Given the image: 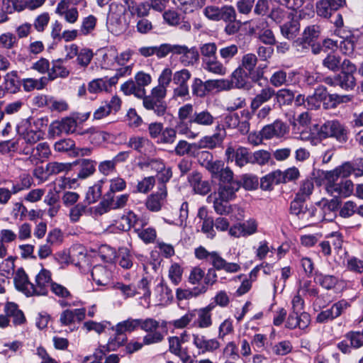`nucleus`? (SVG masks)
<instances>
[{"mask_svg": "<svg viewBox=\"0 0 363 363\" xmlns=\"http://www.w3.org/2000/svg\"><path fill=\"white\" fill-rule=\"evenodd\" d=\"M202 62L217 57V45L215 43H206L200 46Z\"/></svg>", "mask_w": 363, "mask_h": 363, "instance_id": "nucleus-56", "label": "nucleus"}, {"mask_svg": "<svg viewBox=\"0 0 363 363\" xmlns=\"http://www.w3.org/2000/svg\"><path fill=\"white\" fill-rule=\"evenodd\" d=\"M297 72L291 70L288 73L282 69L274 72L269 79L270 84L279 87L284 85L289 86L294 82V78L297 74Z\"/></svg>", "mask_w": 363, "mask_h": 363, "instance_id": "nucleus-21", "label": "nucleus"}, {"mask_svg": "<svg viewBox=\"0 0 363 363\" xmlns=\"http://www.w3.org/2000/svg\"><path fill=\"white\" fill-rule=\"evenodd\" d=\"M179 3L181 10L185 13H191L201 9L206 0H174Z\"/></svg>", "mask_w": 363, "mask_h": 363, "instance_id": "nucleus-41", "label": "nucleus"}, {"mask_svg": "<svg viewBox=\"0 0 363 363\" xmlns=\"http://www.w3.org/2000/svg\"><path fill=\"white\" fill-rule=\"evenodd\" d=\"M191 77L190 72L186 69L174 72L173 74V82L177 85V87L173 91V99H189V89L187 82Z\"/></svg>", "mask_w": 363, "mask_h": 363, "instance_id": "nucleus-5", "label": "nucleus"}, {"mask_svg": "<svg viewBox=\"0 0 363 363\" xmlns=\"http://www.w3.org/2000/svg\"><path fill=\"white\" fill-rule=\"evenodd\" d=\"M194 106L191 104H186L181 106L178 110V119L176 129L179 135L185 136L188 139H195L200 133L193 125Z\"/></svg>", "mask_w": 363, "mask_h": 363, "instance_id": "nucleus-2", "label": "nucleus"}, {"mask_svg": "<svg viewBox=\"0 0 363 363\" xmlns=\"http://www.w3.org/2000/svg\"><path fill=\"white\" fill-rule=\"evenodd\" d=\"M209 262L216 270L223 269L228 273H235L240 271V266L235 262H228L217 252H212Z\"/></svg>", "mask_w": 363, "mask_h": 363, "instance_id": "nucleus-16", "label": "nucleus"}, {"mask_svg": "<svg viewBox=\"0 0 363 363\" xmlns=\"http://www.w3.org/2000/svg\"><path fill=\"white\" fill-rule=\"evenodd\" d=\"M48 82V79L45 77H43L38 79L33 78H26L22 80V85L25 91L29 92L34 89L41 90L45 88Z\"/></svg>", "mask_w": 363, "mask_h": 363, "instance_id": "nucleus-37", "label": "nucleus"}, {"mask_svg": "<svg viewBox=\"0 0 363 363\" xmlns=\"http://www.w3.org/2000/svg\"><path fill=\"white\" fill-rule=\"evenodd\" d=\"M135 231L138 236L146 244L153 242L157 237V233L153 228H135Z\"/></svg>", "mask_w": 363, "mask_h": 363, "instance_id": "nucleus-52", "label": "nucleus"}, {"mask_svg": "<svg viewBox=\"0 0 363 363\" xmlns=\"http://www.w3.org/2000/svg\"><path fill=\"white\" fill-rule=\"evenodd\" d=\"M169 342V351L178 357L182 362L188 360L189 358V350L187 347L183 348L182 344L185 340H181L179 337L172 336L168 338Z\"/></svg>", "mask_w": 363, "mask_h": 363, "instance_id": "nucleus-25", "label": "nucleus"}, {"mask_svg": "<svg viewBox=\"0 0 363 363\" xmlns=\"http://www.w3.org/2000/svg\"><path fill=\"white\" fill-rule=\"evenodd\" d=\"M310 323L311 317L308 313L303 312L300 313L292 311L286 321L285 326L290 330L296 328L304 330L309 325Z\"/></svg>", "mask_w": 363, "mask_h": 363, "instance_id": "nucleus-14", "label": "nucleus"}, {"mask_svg": "<svg viewBox=\"0 0 363 363\" xmlns=\"http://www.w3.org/2000/svg\"><path fill=\"white\" fill-rule=\"evenodd\" d=\"M72 164L69 162H48L45 166V174L48 176L55 175L71 170Z\"/></svg>", "mask_w": 363, "mask_h": 363, "instance_id": "nucleus-38", "label": "nucleus"}, {"mask_svg": "<svg viewBox=\"0 0 363 363\" xmlns=\"http://www.w3.org/2000/svg\"><path fill=\"white\" fill-rule=\"evenodd\" d=\"M337 79L338 86L344 90H352L356 85V80L352 74L340 72L337 74Z\"/></svg>", "mask_w": 363, "mask_h": 363, "instance_id": "nucleus-45", "label": "nucleus"}, {"mask_svg": "<svg viewBox=\"0 0 363 363\" xmlns=\"http://www.w3.org/2000/svg\"><path fill=\"white\" fill-rule=\"evenodd\" d=\"M238 53V46L230 44L222 46L219 48L220 58L225 62H229Z\"/></svg>", "mask_w": 363, "mask_h": 363, "instance_id": "nucleus-50", "label": "nucleus"}, {"mask_svg": "<svg viewBox=\"0 0 363 363\" xmlns=\"http://www.w3.org/2000/svg\"><path fill=\"white\" fill-rule=\"evenodd\" d=\"M216 132L211 135H206L201 138L196 143L197 150L200 149H214L220 145L225 136V132L221 128L220 125L216 126Z\"/></svg>", "mask_w": 363, "mask_h": 363, "instance_id": "nucleus-12", "label": "nucleus"}, {"mask_svg": "<svg viewBox=\"0 0 363 363\" xmlns=\"http://www.w3.org/2000/svg\"><path fill=\"white\" fill-rule=\"evenodd\" d=\"M97 18L93 15L84 18L82 21L79 32L84 35L90 34L94 30Z\"/></svg>", "mask_w": 363, "mask_h": 363, "instance_id": "nucleus-60", "label": "nucleus"}, {"mask_svg": "<svg viewBox=\"0 0 363 363\" xmlns=\"http://www.w3.org/2000/svg\"><path fill=\"white\" fill-rule=\"evenodd\" d=\"M143 99V107L149 111H152L158 117H162L165 115L167 110V105L165 101H160L147 96L146 94Z\"/></svg>", "mask_w": 363, "mask_h": 363, "instance_id": "nucleus-18", "label": "nucleus"}, {"mask_svg": "<svg viewBox=\"0 0 363 363\" xmlns=\"http://www.w3.org/2000/svg\"><path fill=\"white\" fill-rule=\"evenodd\" d=\"M196 151H197L196 143H189L184 140H179L174 147V152L178 156L196 155Z\"/></svg>", "mask_w": 363, "mask_h": 363, "instance_id": "nucleus-39", "label": "nucleus"}, {"mask_svg": "<svg viewBox=\"0 0 363 363\" xmlns=\"http://www.w3.org/2000/svg\"><path fill=\"white\" fill-rule=\"evenodd\" d=\"M25 0H2V8L9 14L14 12H21L23 11L25 7Z\"/></svg>", "mask_w": 363, "mask_h": 363, "instance_id": "nucleus-48", "label": "nucleus"}, {"mask_svg": "<svg viewBox=\"0 0 363 363\" xmlns=\"http://www.w3.org/2000/svg\"><path fill=\"white\" fill-rule=\"evenodd\" d=\"M356 167L350 162H345L335 169L328 172L325 174L327 181H337L339 177L346 178L353 172H355Z\"/></svg>", "mask_w": 363, "mask_h": 363, "instance_id": "nucleus-26", "label": "nucleus"}, {"mask_svg": "<svg viewBox=\"0 0 363 363\" xmlns=\"http://www.w3.org/2000/svg\"><path fill=\"white\" fill-rule=\"evenodd\" d=\"M101 182L90 186L86 192L85 201L88 204L96 202L101 196Z\"/></svg>", "mask_w": 363, "mask_h": 363, "instance_id": "nucleus-54", "label": "nucleus"}, {"mask_svg": "<svg viewBox=\"0 0 363 363\" xmlns=\"http://www.w3.org/2000/svg\"><path fill=\"white\" fill-rule=\"evenodd\" d=\"M139 328L140 318H128L125 320L118 323L114 328H113V330L118 331L119 333L125 334L127 332H133Z\"/></svg>", "mask_w": 363, "mask_h": 363, "instance_id": "nucleus-40", "label": "nucleus"}, {"mask_svg": "<svg viewBox=\"0 0 363 363\" xmlns=\"http://www.w3.org/2000/svg\"><path fill=\"white\" fill-rule=\"evenodd\" d=\"M345 6L346 0H319L315 3V11L318 16L329 18Z\"/></svg>", "mask_w": 363, "mask_h": 363, "instance_id": "nucleus-7", "label": "nucleus"}, {"mask_svg": "<svg viewBox=\"0 0 363 363\" xmlns=\"http://www.w3.org/2000/svg\"><path fill=\"white\" fill-rule=\"evenodd\" d=\"M281 33L287 39L294 38L299 32L300 24L297 20L292 19L281 26Z\"/></svg>", "mask_w": 363, "mask_h": 363, "instance_id": "nucleus-42", "label": "nucleus"}, {"mask_svg": "<svg viewBox=\"0 0 363 363\" xmlns=\"http://www.w3.org/2000/svg\"><path fill=\"white\" fill-rule=\"evenodd\" d=\"M143 225H145V223L140 220L133 212H129L127 215L122 216L116 222L117 228L122 231H127L131 228H135L137 225L143 226Z\"/></svg>", "mask_w": 363, "mask_h": 363, "instance_id": "nucleus-28", "label": "nucleus"}, {"mask_svg": "<svg viewBox=\"0 0 363 363\" xmlns=\"http://www.w3.org/2000/svg\"><path fill=\"white\" fill-rule=\"evenodd\" d=\"M121 90L127 96L133 94L139 99L144 96V92L136 86L133 80H128L121 84Z\"/></svg>", "mask_w": 363, "mask_h": 363, "instance_id": "nucleus-57", "label": "nucleus"}, {"mask_svg": "<svg viewBox=\"0 0 363 363\" xmlns=\"http://www.w3.org/2000/svg\"><path fill=\"white\" fill-rule=\"evenodd\" d=\"M20 84L17 71L9 72L4 77V87L8 92L16 93L19 90Z\"/></svg>", "mask_w": 363, "mask_h": 363, "instance_id": "nucleus-33", "label": "nucleus"}, {"mask_svg": "<svg viewBox=\"0 0 363 363\" xmlns=\"http://www.w3.org/2000/svg\"><path fill=\"white\" fill-rule=\"evenodd\" d=\"M249 73L247 70L241 68L240 67H237L231 74V87L233 84L236 88L242 89L247 87V82L249 78Z\"/></svg>", "mask_w": 363, "mask_h": 363, "instance_id": "nucleus-30", "label": "nucleus"}, {"mask_svg": "<svg viewBox=\"0 0 363 363\" xmlns=\"http://www.w3.org/2000/svg\"><path fill=\"white\" fill-rule=\"evenodd\" d=\"M80 169L77 174L79 179H86L95 172L96 162L94 160L83 159L79 162Z\"/></svg>", "mask_w": 363, "mask_h": 363, "instance_id": "nucleus-46", "label": "nucleus"}, {"mask_svg": "<svg viewBox=\"0 0 363 363\" xmlns=\"http://www.w3.org/2000/svg\"><path fill=\"white\" fill-rule=\"evenodd\" d=\"M13 282L16 289L27 296H31L33 292V283L28 280V275L23 268H18L13 274Z\"/></svg>", "mask_w": 363, "mask_h": 363, "instance_id": "nucleus-13", "label": "nucleus"}, {"mask_svg": "<svg viewBox=\"0 0 363 363\" xmlns=\"http://www.w3.org/2000/svg\"><path fill=\"white\" fill-rule=\"evenodd\" d=\"M51 273L49 270L42 269L35 277V283L33 284L32 296H45L52 284Z\"/></svg>", "mask_w": 363, "mask_h": 363, "instance_id": "nucleus-11", "label": "nucleus"}, {"mask_svg": "<svg viewBox=\"0 0 363 363\" xmlns=\"http://www.w3.org/2000/svg\"><path fill=\"white\" fill-rule=\"evenodd\" d=\"M203 69L211 73L216 75L224 76L227 74V67L218 60V57L208 59L202 62Z\"/></svg>", "mask_w": 363, "mask_h": 363, "instance_id": "nucleus-29", "label": "nucleus"}, {"mask_svg": "<svg viewBox=\"0 0 363 363\" xmlns=\"http://www.w3.org/2000/svg\"><path fill=\"white\" fill-rule=\"evenodd\" d=\"M108 89L107 79L99 78L93 79L88 84L87 90L91 94H98Z\"/></svg>", "mask_w": 363, "mask_h": 363, "instance_id": "nucleus-63", "label": "nucleus"}, {"mask_svg": "<svg viewBox=\"0 0 363 363\" xmlns=\"http://www.w3.org/2000/svg\"><path fill=\"white\" fill-rule=\"evenodd\" d=\"M328 92L325 87L320 86L315 89L313 95L307 98V103L309 108L317 109L320 108L321 103L326 99Z\"/></svg>", "mask_w": 363, "mask_h": 363, "instance_id": "nucleus-34", "label": "nucleus"}, {"mask_svg": "<svg viewBox=\"0 0 363 363\" xmlns=\"http://www.w3.org/2000/svg\"><path fill=\"white\" fill-rule=\"evenodd\" d=\"M289 131L288 126L281 121H275L273 123L264 126L262 134L264 139L283 137Z\"/></svg>", "mask_w": 363, "mask_h": 363, "instance_id": "nucleus-15", "label": "nucleus"}, {"mask_svg": "<svg viewBox=\"0 0 363 363\" xmlns=\"http://www.w3.org/2000/svg\"><path fill=\"white\" fill-rule=\"evenodd\" d=\"M184 269L177 262L172 263L168 269V278L174 286L179 285L182 280Z\"/></svg>", "mask_w": 363, "mask_h": 363, "instance_id": "nucleus-47", "label": "nucleus"}, {"mask_svg": "<svg viewBox=\"0 0 363 363\" xmlns=\"http://www.w3.org/2000/svg\"><path fill=\"white\" fill-rule=\"evenodd\" d=\"M125 6L113 4L108 17L109 28L116 35L123 33L130 24V16L136 15L145 18L150 13L148 2L135 3L133 0H124Z\"/></svg>", "mask_w": 363, "mask_h": 363, "instance_id": "nucleus-1", "label": "nucleus"}, {"mask_svg": "<svg viewBox=\"0 0 363 363\" xmlns=\"http://www.w3.org/2000/svg\"><path fill=\"white\" fill-rule=\"evenodd\" d=\"M315 281L325 289H332L337 283V278L333 275L315 272Z\"/></svg>", "mask_w": 363, "mask_h": 363, "instance_id": "nucleus-43", "label": "nucleus"}, {"mask_svg": "<svg viewBox=\"0 0 363 363\" xmlns=\"http://www.w3.org/2000/svg\"><path fill=\"white\" fill-rule=\"evenodd\" d=\"M203 13L208 19L213 21H231L236 19V12L232 6H208Z\"/></svg>", "mask_w": 363, "mask_h": 363, "instance_id": "nucleus-4", "label": "nucleus"}, {"mask_svg": "<svg viewBox=\"0 0 363 363\" xmlns=\"http://www.w3.org/2000/svg\"><path fill=\"white\" fill-rule=\"evenodd\" d=\"M129 199V194H124L117 196L111 195V194H106L101 205L105 208L104 211L106 212L108 209H119L123 208Z\"/></svg>", "mask_w": 363, "mask_h": 363, "instance_id": "nucleus-19", "label": "nucleus"}, {"mask_svg": "<svg viewBox=\"0 0 363 363\" xmlns=\"http://www.w3.org/2000/svg\"><path fill=\"white\" fill-rule=\"evenodd\" d=\"M320 133L325 138H335L340 143H345L347 139V130L345 126L338 121H328L320 129Z\"/></svg>", "mask_w": 363, "mask_h": 363, "instance_id": "nucleus-6", "label": "nucleus"}, {"mask_svg": "<svg viewBox=\"0 0 363 363\" xmlns=\"http://www.w3.org/2000/svg\"><path fill=\"white\" fill-rule=\"evenodd\" d=\"M298 292L303 295H308L310 296H316L318 291L315 286L311 280H302L300 281Z\"/></svg>", "mask_w": 363, "mask_h": 363, "instance_id": "nucleus-64", "label": "nucleus"}, {"mask_svg": "<svg viewBox=\"0 0 363 363\" xmlns=\"http://www.w3.org/2000/svg\"><path fill=\"white\" fill-rule=\"evenodd\" d=\"M216 121V118L208 110H203L199 112H195L193 116V125L194 124L203 126H212Z\"/></svg>", "mask_w": 363, "mask_h": 363, "instance_id": "nucleus-31", "label": "nucleus"}, {"mask_svg": "<svg viewBox=\"0 0 363 363\" xmlns=\"http://www.w3.org/2000/svg\"><path fill=\"white\" fill-rule=\"evenodd\" d=\"M257 57L253 53H247L244 55L241 60V64L239 67L252 73L257 63Z\"/></svg>", "mask_w": 363, "mask_h": 363, "instance_id": "nucleus-58", "label": "nucleus"}, {"mask_svg": "<svg viewBox=\"0 0 363 363\" xmlns=\"http://www.w3.org/2000/svg\"><path fill=\"white\" fill-rule=\"evenodd\" d=\"M192 343L199 350V354L213 353L220 346L219 341L216 338L208 339L205 335L194 333L192 335Z\"/></svg>", "mask_w": 363, "mask_h": 363, "instance_id": "nucleus-8", "label": "nucleus"}, {"mask_svg": "<svg viewBox=\"0 0 363 363\" xmlns=\"http://www.w3.org/2000/svg\"><path fill=\"white\" fill-rule=\"evenodd\" d=\"M93 280L99 286H107L111 282V272L102 265H96L91 270Z\"/></svg>", "mask_w": 363, "mask_h": 363, "instance_id": "nucleus-27", "label": "nucleus"}, {"mask_svg": "<svg viewBox=\"0 0 363 363\" xmlns=\"http://www.w3.org/2000/svg\"><path fill=\"white\" fill-rule=\"evenodd\" d=\"M68 69L62 65L61 61H56L53 62L52 67L50 69L49 80H54L57 77H66L69 75Z\"/></svg>", "mask_w": 363, "mask_h": 363, "instance_id": "nucleus-49", "label": "nucleus"}, {"mask_svg": "<svg viewBox=\"0 0 363 363\" xmlns=\"http://www.w3.org/2000/svg\"><path fill=\"white\" fill-rule=\"evenodd\" d=\"M167 43H163L159 46L142 47L139 49V53L145 57L155 55L160 59L167 57Z\"/></svg>", "mask_w": 363, "mask_h": 363, "instance_id": "nucleus-35", "label": "nucleus"}, {"mask_svg": "<svg viewBox=\"0 0 363 363\" xmlns=\"http://www.w3.org/2000/svg\"><path fill=\"white\" fill-rule=\"evenodd\" d=\"M240 187L238 182H231L230 184H219L218 191L213 196L220 198L223 201H231L235 198V193Z\"/></svg>", "mask_w": 363, "mask_h": 363, "instance_id": "nucleus-24", "label": "nucleus"}, {"mask_svg": "<svg viewBox=\"0 0 363 363\" xmlns=\"http://www.w3.org/2000/svg\"><path fill=\"white\" fill-rule=\"evenodd\" d=\"M15 259L16 258L13 256H9L3 259L0 264V271L3 276L9 277L10 275L14 274Z\"/></svg>", "mask_w": 363, "mask_h": 363, "instance_id": "nucleus-62", "label": "nucleus"}, {"mask_svg": "<svg viewBox=\"0 0 363 363\" xmlns=\"http://www.w3.org/2000/svg\"><path fill=\"white\" fill-rule=\"evenodd\" d=\"M277 102L280 106L289 105L294 99L295 94L293 91L288 89H281L275 91Z\"/></svg>", "mask_w": 363, "mask_h": 363, "instance_id": "nucleus-53", "label": "nucleus"}, {"mask_svg": "<svg viewBox=\"0 0 363 363\" xmlns=\"http://www.w3.org/2000/svg\"><path fill=\"white\" fill-rule=\"evenodd\" d=\"M127 145L140 153L145 154L148 148L152 146V143L147 138L133 136L128 140Z\"/></svg>", "mask_w": 363, "mask_h": 363, "instance_id": "nucleus-32", "label": "nucleus"}, {"mask_svg": "<svg viewBox=\"0 0 363 363\" xmlns=\"http://www.w3.org/2000/svg\"><path fill=\"white\" fill-rule=\"evenodd\" d=\"M134 79L136 86L144 92V95L146 94L145 88L152 82V77L150 74L143 71H140L135 74Z\"/></svg>", "mask_w": 363, "mask_h": 363, "instance_id": "nucleus-55", "label": "nucleus"}, {"mask_svg": "<svg viewBox=\"0 0 363 363\" xmlns=\"http://www.w3.org/2000/svg\"><path fill=\"white\" fill-rule=\"evenodd\" d=\"M189 182L196 194L206 195L211 191V185L208 181L202 179V176L199 172H193L189 176Z\"/></svg>", "mask_w": 363, "mask_h": 363, "instance_id": "nucleus-22", "label": "nucleus"}, {"mask_svg": "<svg viewBox=\"0 0 363 363\" xmlns=\"http://www.w3.org/2000/svg\"><path fill=\"white\" fill-rule=\"evenodd\" d=\"M213 199V204L215 211L219 215H228L233 212L234 208H236V206L230 205L228 201H223L220 198L211 195L208 196V199Z\"/></svg>", "mask_w": 363, "mask_h": 363, "instance_id": "nucleus-36", "label": "nucleus"}, {"mask_svg": "<svg viewBox=\"0 0 363 363\" xmlns=\"http://www.w3.org/2000/svg\"><path fill=\"white\" fill-rule=\"evenodd\" d=\"M167 56L172 54L179 57V62L184 66L194 65L199 58V54L195 47L189 48L186 45L167 43Z\"/></svg>", "mask_w": 363, "mask_h": 363, "instance_id": "nucleus-3", "label": "nucleus"}, {"mask_svg": "<svg viewBox=\"0 0 363 363\" xmlns=\"http://www.w3.org/2000/svg\"><path fill=\"white\" fill-rule=\"evenodd\" d=\"M336 181H328L325 189L328 193L334 197L342 196L347 197L350 196L354 191V184L352 181L346 179L340 183Z\"/></svg>", "mask_w": 363, "mask_h": 363, "instance_id": "nucleus-9", "label": "nucleus"}, {"mask_svg": "<svg viewBox=\"0 0 363 363\" xmlns=\"http://www.w3.org/2000/svg\"><path fill=\"white\" fill-rule=\"evenodd\" d=\"M275 95V90L270 86L263 88L252 99L250 104L252 113H255L261 106L268 102Z\"/></svg>", "mask_w": 363, "mask_h": 363, "instance_id": "nucleus-23", "label": "nucleus"}, {"mask_svg": "<svg viewBox=\"0 0 363 363\" xmlns=\"http://www.w3.org/2000/svg\"><path fill=\"white\" fill-rule=\"evenodd\" d=\"M341 57L334 53L328 54L323 60L324 67L333 72L340 70L341 65Z\"/></svg>", "mask_w": 363, "mask_h": 363, "instance_id": "nucleus-51", "label": "nucleus"}, {"mask_svg": "<svg viewBox=\"0 0 363 363\" xmlns=\"http://www.w3.org/2000/svg\"><path fill=\"white\" fill-rule=\"evenodd\" d=\"M127 337L125 334L119 333L118 331H115V335L111 337L106 345L108 351H115L126 341Z\"/></svg>", "mask_w": 363, "mask_h": 363, "instance_id": "nucleus-61", "label": "nucleus"}, {"mask_svg": "<svg viewBox=\"0 0 363 363\" xmlns=\"http://www.w3.org/2000/svg\"><path fill=\"white\" fill-rule=\"evenodd\" d=\"M250 159L251 164L264 165L270 160L271 154L267 150H260L251 153Z\"/></svg>", "mask_w": 363, "mask_h": 363, "instance_id": "nucleus-59", "label": "nucleus"}, {"mask_svg": "<svg viewBox=\"0 0 363 363\" xmlns=\"http://www.w3.org/2000/svg\"><path fill=\"white\" fill-rule=\"evenodd\" d=\"M207 94L213 91H223L231 89V84L229 80L220 79H209L206 81Z\"/></svg>", "mask_w": 363, "mask_h": 363, "instance_id": "nucleus-44", "label": "nucleus"}, {"mask_svg": "<svg viewBox=\"0 0 363 363\" xmlns=\"http://www.w3.org/2000/svg\"><path fill=\"white\" fill-rule=\"evenodd\" d=\"M225 155L228 159L232 157V160H235V164L240 167H244L247 163H250L251 153L244 147H239L236 150L229 147L225 150Z\"/></svg>", "mask_w": 363, "mask_h": 363, "instance_id": "nucleus-17", "label": "nucleus"}, {"mask_svg": "<svg viewBox=\"0 0 363 363\" xmlns=\"http://www.w3.org/2000/svg\"><path fill=\"white\" fill-rule=\"evenodd\" d=\"M167 191L165 184H159L158 191L149 195L145 201L146 208L152 212H158L166 201Z\"/></svg>", "mask_w": 363, "mask_h": 363, "instance_id": "nucleus-10", "label": "nucleus"}, {"mask_svg": "<svg viewBox=\"0 0 363 363\" xmlns=\"http://www.w3.org/2000/svg\"><path fill=\"white\" fill-rule=\"evenodd\" d=\"M50 155L51 150L48 143L46 142L40 143L33 149L28 160L32 164L37 165L47 160Z\"/></svg>", "mask_w": 363, "mask_h": 363, "instance_id": "nucleus-20", "label": "nucleus"}]
</instances>
